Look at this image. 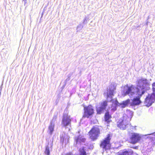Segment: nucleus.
Returning a JSON list of instances; mask_svg holds the SVG:
<instances>
[{
  "mask_svg": "<svg viewBox=\"0 0 155 155\" xmlns=\"http://www.w3.org/2000/svg\"><path fill=\"white\" fill-rule=\"evenodd\" d=\"M137 81V87L134 85L128 87L127 85L124 88L123 92L125 95H128L130 97H135L133 100L132 104L133 105L140 104L141 103L140 97L146 90L150 89V83L147 79L141 78L138 80Z\"/></svg>",
  "mask_w": 155,
  "mask_h": 155,
  "instance_id": "1",
  "label": "nucleus"
},
{
  "mask_svg": "<svg viewBox=\"0 0 155 155\" xmlns=\"http://www.w3.org/2000/svg\"><path fill=\"white\" fill-rule=\"evenodd\" d=\"M116 87L114 85L110 86L109 89L107 92V100L109 103L112 104L110 107L109 108H111V110L114 111L117 109V107L119 106L122 108H124L127 106L130 103V100L128 99L125 101H123L122 103H119L116 99H112L114 94L115 93Z\"/></svg>",
  "mask_w": 155,
  "mask_h": 155,
  "instance_id": "2",
  "label": "nucleus"
},
{
  "mask_svg": "<svg viewBox=\"0 0 155 155\" xmlns=\"http://www.w3.org/2000/svg\"><path fill=\"white\" fill-rule=\"evenodd\" d=\"M130 119L129 118L128 116L126 114H124L121 119L119 120L118 124V126L120 129H125L128 126H130L129 121Z\"/></svg>",
  "mask_w": 155,
  "mask_h": 155,
  "instance_id": "3",
  "label": "nucleus"
},
{
  "mask_svg": "<svg viewBox=\"0 0 155 155\" xmlns=\"http://www.w3.org/2000/svg\"><path fill=\"white\" fill-rule=\"evenodd\" d=\"M100 134L99 129L97 127H94L89 132L90 138L92 140L97 139Z\"/></svg>",
  "mask_w": 155,
  "mask_h": 155,
  "instance_id": "4",
  "label": "nucleus"
},
{
  "mask_svg": "<svg viewBox=\"0 0 155 155\" xmlns=\"http://www.w3.org/2000/svg\"><path fill=\"white\" fill-rule=\"evenodd\" d=\"M153 91V93L148 94L145 99L144 104L147 106H150L155 101V91L154 90Z\"/></svg>",
  "mask_w": 155,
  "mask_h": 155,
  "instance_id": "5",
  "label": "nucleus"
},
{
  "mask_svg": "<svg viewBox=\"0 0 155 155\" xmlns=\"http://www.w3.org/2000/svg\"><path fill=\"white\" fill-rule=\"evenodd\" d=\"M84 113L82 118L87 117L88 118L89 117L92 115L94 113V110L93 107L91 105H89L87 107H85L84 108Z\"/></svg>",
  "mask_w": 155,
  "mask_h": 155,
  "instance_id": "6",
  "label": "nucleus"
},
{
  "mask_svg": "<svg viewBox=\"0 0 155 155\" xmlns=\"http://www.w3.org/2000/svg\"><path fill=\"white\" fill-rule=\"evenodd\" d=\"M71 119L70 116L66 114H64L62 119L61 124L64 127H66L67 126H71Z\"/></svg>",
  "mask_w": 155,
  "mask_h": 155,
  "instance_id": "7",
  "label": "nucleus"
},
{
  "mask_svg": "<svg viewBox=\"0 0 155 155\" xmlns=\"http://www.w3.org/2000/svg\"><path fill=\"white\" fill-rule=\"evenodd\" d=\"M110 140V135L109 134L107 135V137L105 138V140L101 142L100 145L101 147L105 150L109 148V144Z\"/></svg>",
  "mask_w": 155,
  "mask_h": 155,
  "instance_id": "8",
  "label": "nucleus"
},
{
  "mask_svg": "<svg viewBox=\"0 0 155 155\" xmlns=\"http://www.w3.org/2000/svg\"><path fill=\"white\" fill-rule=\"evenodd\" d=\"M130 140L131 143L135 144L139 141L140 137L138 134L135 133H131L130 134Z\"/></svg>",
  "mask_w": 155,
  "mask_h": 155,
  "instance_id": "9",
  "label": "nucleus"
},
{
  "mask_svg": "<svg viewBox=\"0 0 155 155\" xmlns=\"http://www.w3.org/2000/svg\"><path fill=\"white\" fill-rule=\"evenodd\" d=\"M107 105V102L106 101H104L101 102L100 106L97 107V114H100L103 113Z\"/></svg>",
  "mask_w": 155,
  "mask_h": 155,
  "instance_id": "10",
  "label": "nucleus"
},
{
  "mask_svg": "<svg viewBox=\"0 0 155 155\" xmlns=\"http://www.w3.org/2000/svg\"><path fill=\"white\" fill-rule=\"evenodd\" d=\"M74 140V145L76 147L78 146V145H80L81 143H84L85 141V139L81 135L76 137Z\"/></svg>",
  "mask_w": 155,
  "mask_h": 155,
  "instance_id": "11",
  "label": "nucleus"
},
{
  "mask_svg": "<svg viewBox=\"0 0 155 155\" xmlns=\"http://www.w3.org/2000/svg\"><path fill=\"white\" fill-rule=\"evenodd\" d=\"M56 118L57 116L55 115L54 116L50 124L48 127V131L49 132V134H50L51 135L52 134L53 132L54 131V123L56 120Z\"/></svg>",
  "mask_w": 155,
  "mask_h": 155,
  "instance_id": "12",
  "label": "nucleus"
},
{
  "mask_svg": "<svg viewBox=\"0 0 155 155\" xmlns=\"http://www.w3.org/2000/svg\"><path fill=\"white\" fill-rule=\"evenodd\" d=\"M147 135L150 136L149 137V138L151 140L152 143L154 145L155 144V132L151 134H148Z\"/></svg>",
  "mask_w": 155,
  "mask_h": 155,
  "instance_id": "13",
  "label": "nucleus"
},
{
  "mask_svg": "<svg viewBox=\"0 0 155 155\" xmlns=\"http://www.w3.org/2000/svg\"><path fill=\"white\" fill-rule=\"evenodd\" d=\"M49 143H48V144L45 147V153L46 155H50V151L49 150Z\"/></svg>",
  "mask_w": 155,
  "mask_h": 155,
  "instance_id": "14",
  "label": "nucleus"
},
{
  "mask_svg": "<svg viewBox=\"0 0 155 155\" xmlns=\"http://www.w3.org/2000/svg\"><path fill=\"white\" fill-rule=\"evenodd\" d=\"M110 118V116L109 113L107 112L106 113L105 115V121L107 122H109V120Z\"/></svg>",
  "mask_w": 155,
  "mask_h": 155,
  "instance_id": "15",
  "label": "nucleus"
},
{
  "mask_svg": "<svg viewBox=\"0 0 155 155\" xmlns=\"http://www.w3.org/2000/svg\"><path fill=\"white\" fill-rule=\"evenodd\" d=\"M80 155H86V152L85 151L84 148L82 147L80 149Z\"/></svg>",
  "mask_w": 155,
  "mask_h": 155,
  "instance_id": "16",
  "label": "nucleus"
},
{
  "mask_svg": "<svg viewBox=\"0 0 155 155\" xmlns=\"http://www.w3.org/2000/svg\"><path fill=\"white\" fill-rule=\"evenodd\" d=\"M61 141L62 143H64L65 142H66V138H65V137H63V136H61Z\"/></svg>",
  "mask_w": 155,
  "mask_h": 155,
  "instance_id": "17",
  "label": "nucleus"
},
{
  "mask_svg": "<svg viewBox=\"0 0 155 155\" xmlns=\"http://www.w3.org/2000/svg\"><path fill=\"white\" fill-rule=\"evenodd\" d=\"M83 26L81 24L79 25L77 27V31H79L81 30L83 28Z\"/></svg>",
  "mask_w": 155,
  "mask_h": 155,
  "instance_id": "18",
  "label": "nucleus"
},
{
  "mask_svg": "<svg viewBox=\"0 0 155 155\" xmlns=\"http://www.w3.org/2000/svg\"><path fill=\"white\" fill-rule=\"evenodd\" d=\"M152 86L153 91L154 90L155 91V82L153 83L152 84Z\"/></svg>",
  "mask_w": 155,
  "mask_h": 155,
  "instance_id": "19",
  "label": "nucleus"
},
{
  "mask_svg": "<svg viewBox=\"0 0 155 155\" xmlns=\"http://www.w3.org/2000/svg\"><path fill=\"white\" fill-rule=\"evenodd\" d=\"M83 23L84 24H86L87 23V20L86 18H84V20Z\"/></svg>",
  "mask_w": 155,
  "mask_h": 155,
  "instance_id": "20",
  "label": "nucleus"
},
{
  "mask_svg": "<svg viewBox=\"0 0 155 155\" xmlns=\"http://www.w3.org/2000/svg\"><path fill=\"white\" fill-rule=\"evenodd\" d=\"M66 155H74L71 153H70L67 154Z\"/></svg>",
  "mask_w": 155,
  "mask_h": 155,
  "instance_id": "21",
  "label": "nucleus"
},
{
  "mask_svg": "<svg viewBox=\"0 0 155 155\" xmlns=\"http://www.w3.org/2000/svg\"><path fill=\"white\" fill-rule=\"evenodd\" d=\"M129 112H130V113L131 114V115H130V116L131 117H132V116L133 115V113L131 111H130L129 110Z\"/></svg>",
  "mask_w": 155,
  "mask_h": 155,
  "instance_id": "22",
  "label": "nucleus"
},
{
  "mask_svg": "<svg viewBox=\"0 0 155 155\" xmlns=\"http://www.w3.org/2000/svg\"><path fill=\"white\" fill-rule=\"evenodd\" d=\"M52 144L51 145V148L52 147Z\"/></svg>",
  "mask_w": 155,
  "mask_h": 155,
  "instance_id": "23",
  "label": "nucleus"
},
{
  "mask_svg": "<svg viewBox=\"0 0 155 155\" xmlns=\"http://www.w3.org/2000/svg\"><path fill=\"white\" fill-rule=\"evenodd\" d=\"M68 138L67 142H68Z\"/></svg>",
  "mask_w": 155,
  "mask_h": 155,
  "instance_id": "24",
  "label": "nucleus"
}]
</instances>
